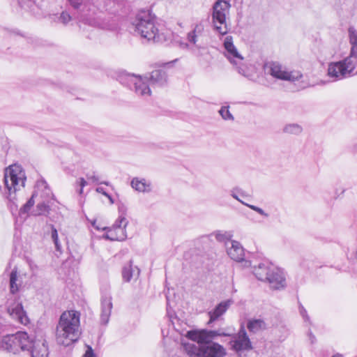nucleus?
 Returning <instances> with one entry per match:
<instances>
[{
	"instance_id": "obj_1",
	"label": "nucleus",
	"mask_w": 357,
	"mask_h": 357,
	"mask_svg": "<svg viewBox=\"0 0 357 357\" xmlns=\"http://www.w3.org/2000/svg\"><path fill=\"white\" fill-rule=\"evenodd\" d=\"M121 83L127 84L135 93L142 97H149L151 94V87L163 86L167 82L165 70L156 69L144 76L126 74L121 78Z\"/></svg>"
},
{
	"instance_id": "obj_2",
	"label": "nucleus",
	"mask_w": 357,
	"mask_h": 357,
	"mask_svg": "<svg viewBox=\"0 0 357 357\" xmlns=\"http://www.w3.org/2000/svg\"><path fill=\"white\" fill-rule=\"evenodd\" d=\"M80 314L70 310L61 314L56 328V342L68 347L77 342L80 336Z\"/></svg>"
},
{
	"instance_id": "obj_3",
	"label": "nucleus",
	"mask_w": 357,
	"mask_h": 357,
	"mask_svg": "<svg viewBox=\"0 0 357 357\" xmlns=\"http://www.w3.org/2000/svg\"><path fill=\"white\" fill-rule=\"evenodd\" d=\"M135 31L142 38L149 41L159 40L158 29L155 24V17L149 10H141L132 21Z\"/></svg>"
},
{
	"instance_id": "obj_4",
	"label": "nucleus",
	"mask_w": 357,
	"mask_h": 357,
	"mask_svg": "<svg viewBox=\"0 0 357 357\" xmlns=\"http://www.w3.org/2000/svg\"><path fill=\"white\" fill-rule=\"evenodd\" d=\"M351 51L349 55L336 62V79L347 78L357 75V30L351 26L348 30Z\"/></svg>"
},
{
	"instance_id": "obj_5",
	"label": "nucleus",
	"mask_w": 357,
	"mask_h": 357,
	"mask_svg": "<svg viewBox=\"0 0 357 357\" xmlns=\"http://www.w3.org/2000/svg\"><path fill=\"white\" fill-rule=\"evenodd\" d=\"M252 272L259 280L268 282L273 289H280L286 286L282 271L268 261H263L255 266Z\"/></svg>"
},
{
	"instance_id": "obj_6",
	"label": "nucleus",
	"mask_w": 357,
	"mask_h": 357,
	"mask_svg": "<svg viewBox=\"0 0 357 357\" xmlns=\"http://www.w3.org/2000/svg\"><path fill=\"white\" fill-rule=\"evenodd\" d=\"M188 343L185 350L190 357H225L226 351L223 346L214 342Z\"/></svg>"
},
{
	"instance_id": "obj_7",
	"label": "nucleus",
	"mask_w": 357,
	"mask_h": 357,
	"mask_svg": "<svg viewBox=\"0 0 357 357\" xmlns=\"http://www.w3.org/2000/svg\"><path fill=\"white\" fill-rule=\"evenodd\" d=\"M31 340L26 332L18 331L6 335L0 340V347L9 352L17 354L20 351H29Z\"/></svg>"
},
{
	"instance_id": "obj_8",
	"label": "nucleus",
	"mask_w": 357,
	"mask_h": 357,
	"mask_svg": "<svg viewBox=\"0 0 357 357\" xmlns=\"http://www.w3.org/2000/svg\"><path fill=\"white\" fill-rule=\"evenodd\" d=\"M26 179L25 172L20 165H10L5 169L3 181L10 195L24 187Z\"/></svg>"
},
{
	"instance_id": "obj_9",
	"label": "nucleus",
	"mask_w": 357,
	"mask_h": 357,
	"mask_svg": "<svg viewBox=\"0 0 357 357\" xmlns=\"http://www.w3.org/2000/svg\"><path fill=\"white\" fill-rule=\"evenodd\" d=\"M229 3L224 0H218L213 6L212 22L213 27L222 36L228 32L226 15L229 13Z\"/></svg>"
},
{
	"instance_id": "obj_10",
	"label": "nucleus",
	"mask_w": 357,
	"mask_h": 357,
	"mask_svg": "<svg viewBox=\"0 0 357 357\" xmlns=\"http://www.w3.org/2000/svg\"><path fill=\"white\" fill-rule=\"evenodd\" d=\"M266 70L268 73L273 77L290 82L298 81L303 77V74L300 71H289L285 66L276 61H273L267 64Z\"/></svg>"
},
{
	"instance_id": "obj_11",
	"label": "nucleus",
	"mask_w": 357,
	"mask_h": 357,
	"mask_svg": "<svg viewBox=\"0 0 357 357\" xmlns=\"http://www.w3.org/2000/svg\"><path fill=\"white\" fill-rule=\"evenodd\" d=\"M84 3H87L88 6L85 9L86 17L88 19H94L95 24H89L92 26L98 25L96 18L93 17L96 13V10L112 11V8L115 7L116 3L113 0H84Z\"/></svg>"
},
{
	"instance_id": "obj_12",
	"label": "nucleus",
	"mask_w": 357,
	"mask_h": 357,
	"mask_svg": "<svg viewBox=\"0 0 357 357\" xmlns=\"http://www.w3.org/2000/svg\"><path fill=\"white\" fill-rule=\"evenodd\" d=\"M128 221L124 216L120 215L113 225L112 228H108V231L104 235V238L110 241H123L127 234L126 227Z\"/></svg>"
},
{
	"instance_id": "obj_13",
	"label": "nucleus",
	"mask_w": 357,
	"mask_h": 357,
	"mask_svg": "<svg viewBox=\"0 0 357 357\" xmlns=\"http://www.w3.org/2000/svg\"><path fill=\"white\" fill-rule=\"evenodd\" d=\"M230 344L235 351L252 349V343L243 325H241L238 333L233 336Z\"/></svg>"
},
{
	"instance_id": "obj_14",
	"label": "nucleus",
	"mask_w": 357,
	"mask_h": 357,
	"mask_svg": "<svg viewBox=\"0 0 357 357\" xmlns=\"http://www.w3.org/2000/svg\"><path fill=\"white\" fill-rule=\"evenodd\" d=\"M223 46L225 50V56L227 59L234 66L240 65L243 61V57L234 45L231 36H227L225 38Z\"/></svg>"
},
{
	"instance_id": "obj_15",
	"label": "nucleus",
	"mask_w": 357,
	"mask_h": 357,
	"mask_svg": "<svg viewBox=\"0 0 357 357\" xmlns=\"http://www.w3.org/2000/svg\"><path fill=\"white\" fill-rule=\"evenodd\" d=\"M216 336L227 337L229 336V333L220 332V331H190L187 333V337L190 340L197 342H212L211 340Z\"/></svg>"
},
{
	"instance_id": "obj_16",
	"label": "nucleus",
	"mask_w": 357,
	"mask_h": 357,
	"mask_svg": "<svg viewBox=\"0 0 357 357\" xmlns=\"http://www.w3.org/2000/svg\"><path fill=\"white\" fill-rule=\"evenodd\" d=\"M112 298L109 293L105 292L102 294L100 300V322L102 324L106 325L109 321V317L113 307Z\"/></svg>"
},
{
	"instance_id": "obj_17",
	"label": "nucleus",
	"mask_w": 357,
	"mask_h": 357,
	"mask_svg": "<svg viewBox=\"0 0 357 357\" xmlns=\"http://www.w3.org/2000/svg\"><path fill=\"white\" fill-rule=\"evenodd\" d=\"M7 312L13 319L18 321L20 324H26L27 323L28 317L21 302L15 301L8 304Z\"/></svg>"
},
{
	"instance_id": "obj_18",
	"label": "nucleus",
	"mask_w": 357,
	"mask_h": 357,
	"mask_svg": "<svg viewBox=\"0 0 357 357\" xmlns=\"http://www.w3.org/2000/svg\"><path fill=\"white\" fill-rule=\"evenodd\" d=\"M31 340L29 352L31 357H48L49 350L45 340Z\"/></svg>"
},
{
	"instance_id": "obj_19",
	"label": "nucleus",
	"mask_w": 357,
	"mask_h": 357,
	"mask_svg": "<svg viewBox=\"0 0 357 357\" xmlns=\"http://www.w3.org/2000/svg\"><path fill=\"white\" fill-rule=\"evenodd\" d=\"M70 5L78 11V19L79 22H82L86 24H95L96 22L94 19H88L86 17V13H85V9L88 6L87 3H84V0H68Z\"/></svg>"
},
{
	"instance_id": "obj_20",
	"label": "nucleus",
	"mask_w": 357,
	"mask_h": 357,
	"mask_svg": "<svg viewBox=\"0 0 357 357\" xmlns=\"http://www.w3.org/2000/svg\"><path fill=\"white\" fill-rule=\"evenodd\" d=\"M227 252L230 258L236 261H241L244 259V250L240 243L236 241L229 242L227 247Z\"/></svg>"
},
{
	"instance_id": "obj_21",
	"label": "nucleus",
	"mask_w": 357,
	"mask_h": 357,
	"mask_svg": "<svg viewBox=\"0 0 357 357\" xmlns=\"http://www.w3.org/2000/svg\"><path fill=\"white\" fill-rule=\"evenodd\" d=\"M140 270L137 266H132V261L130 260L129 263L125 265L122 269L123 280L126 282H129L132 279L137 280L139 275Z\"/></svg>"
},
{
	"instance_id": "obj_22",
	"label": "nucleus",
	"mask_w": 357,
	"mask_h": 357,
	"mask_svg": "<svg viewBox=\"0 0 357 357\" xmlns=\"http://www.w3.org/2000/svg\"><path fill=\"white\" fill-rule=\"evenodd\" d=\"M232 303L231 300H227L220 303L213 310L208 312L210 317L208 323L213 322L222 315Z\"/></svg>"
},
{
	"instance_id": "obj_23",
	"label": "nucleus",
	"mask_w": 357,
	"mask_h": 357,
	"mask_svg": "<svg viewBox=\"0 0 357 357\" xmlns=\"http://www.w3.org/2000/svg\"><path fill=\"white\" fill-rule=\"evenodd\" d=\"M130 185L139 192H149L152 190L151 183L145 178L135 177L132 179Z\"/></svg>"
},
{
	"instance_id": "obj_24",
	"label": "nucleus",
	"mask_w": 357,
	"mask_h": 357,
	"mask_svg": "<svg viewBox=\"0 0 357 357\" xmlns=\"http://www.w3.org/2000/svg\"><path fill=\"white\" fill-rule=\"evenodd\" d=\"M22 277L17 273V269L15 268L10 273L9 287L10 294H17L22 287Z\"/></svg>"
},
{
	"instance_id": "obj_25",
	"label": "nucleus",
	"mask_w": 357,
	"mask_h": 357,
	"mask_svg": "<svg viewBox=\"0 0 357 357\" xmlns=\"http://www.w3.org/2000/svg\"><path fill=\"white\" fill-rule=\"evenodd\" d=\"M247 328L250 332L256 333L266 328V324L260 319H250L248 321Z\"/></svg>"
},
{
	"instance_id": "obj_26",
	"label": "nucleus",
	"mask_w": 357,
	"mask_h": 357,
	"mask_svg": "<svg viewBox=\"0 0 357 357\" xmlns=\"http://www.w3.org/2000/svg\"><path fill=\"white\" fill-rule=\"evenodd\" d=\"M212 235L215 236L218 241L225 243L227 246L229 245L230 241H232L231 239L233 235L231 231H217Z\"/></svg>"
},
{
	"instance_id": "obj_27",
	"label": "nucleus",
	"mask_w": 357,
	"mask_h": 357,
	"mask_svg": "<svg viewBox=\"0 0 357 357\" xmlns=\"http://www.w3.org/2000/svg\"><path fill=\"white\" fill-rule=\"evenodd\" d=\"M303 131L302 127L297 123H291L286 125L283 128V132L291 135H298Z\"/></svg>"
},
{
	"instance_id": "obj_28",
	"label": "nucleus",
	"mask_w": 357,
	"mask_h": 357,
	"mask_svg": "<svg viewBox=\"0 0 357 357\" xmlns=\"http://www.w3.org/2000/svg\"><path fill=\"white\" fill-rule=\"evenodd\" d=\"M35 193H33L31 198L26 202L25 204L23 205V206L20 209L19 214L20 216H22L23 215H26L29 210L31 208V207L34 205V197Z\"/></svg>"
},
{
	"instance_id": "obj_29",
	"label": "nucleus",
	"mask_w": 357,
	"mask_h": 357,
	"mask_svg": "<svg viewBox=\"0 0 357 357\" xmlns=\"http://www.w3.org/2000/svg\"><path fill=\"white\" fill-rule=\"evenodd\" d=\"M238 194H239L242 197H245V193L244 192L238 188H233L231 190V196L234 198L235 199H236L237 201H238L239 202H241L242 204L246 206L247 203L244 202L243 201H242L238 196Z\"/></svg>"
},
{
	"instance_id": "obj_30",
	"label": "nucleus",
	"mask_w": 357,
	"mask_h": 357,
	"mask_svg": "<svg viewBox=\"0 0 357 357\" xmlns=\"http://www.w3.org/2000/svg\"><path fill=\"white\" fill-rule=\"evenodd\" d=\"M219 113L222 118L225 120H234L233 115L230 113L229 110V107L222 106L219 110Z\"/></svg>"
},
{
	"instance_id": "obj_31",
	"label": "nucleus",
	"mask_w": 357,
	"mask_h": 357,
	"mask_svg": "<svg viewBox=\"0 0 357 357\" xmlns=\"http://www.w3.org/2000/svg\"><path fill=\"white\" fill-rule=\"evenodd\" d=\"M52 232H51V237L52 241H54V243L55 245L56 249L57 250H60L61 249V245L59 243V238H58V232L56 229L54 227V225H51Z\"/></svg>"
},
{
	"instance_id": "obj_32",
	"label": "nucleus",
	"mask_w": 357,
	"mask_h": 357,
	"mask_svg": "<svg viewBox=\"0 0 357 357\" xmlns=\"http://www.w3.org/2000/svg\"><path fill=\"white\" fill-rule=\"evenodd\" d=\"M37 209L38 211L37 215H42V214L49 212L50 206L45 202H42L38 204Z\"/></svg>"
},
{
	"instance_id": "obj_33",
	"label": "nucleus",
	"mask_w": 357,
	"mask_h": 357,
	"mask_svg": "<svg viewBox=\"0 0 357 357\" xmlns=\"http://www.w3.org/2000/svg\"><path fill=\"white\" fill-rule=\"evenodd\" d=\"M71 16L67 12L63 11L58 18V22L66 25L71 20Z\"/></svg>"
},
{
	"instance_id": "obj_34",
	"label": "nucleus",
	"mask_w": 357,
	"mask_h": 357,
	"mask_svg": "<svg viewBox=\"0 0 357 357\" xmlns=\"http://www.w3.org/2000/svg\"><path fill=\"white\" fill-rule=\"evenodd\" d=\"M200 36H202V35L198 34L195 32L194 33V29H192L191 31H190L188 33V36H187L188 41L191 44L195 45L197 41V38Z\"/></svg>"
},
{
	"instance_id": "obj_35",
	"label": "nucleus",
	"mask_w": 357,
	"mask_h": 357,
	"mask_svg": "<svg viewBox=\"0 0 357 357\" xmlns=\"http://www.w3.org/2000/svg\"><path fill=\"white\" fill-rule=\"evenodd\" d=\"M246 206H248L250 209L256 211L257 213H258L259 214H260L261 215H262L265 218H268L269 216L268 213H266L262 208H261L257 206L247 204Z\"/></svg>"
},
{
	"instance_id": "obj_36",
	"label": "nucleus",
	"mask_w": 357,
	"mask_h": 357,
	"mask_svg": "<svg viewBox=\"0 0 357 357\" xmlns=\"http://www.w3.org/2000/svg\"><path fill=\"white\" fill-rule=\"evenodd\" d=\"M194 33L202 35L204 30V25L202 22L196 24L193 28Z\"/></svg>"
},
{
	"instance_id": "obj_37",
	"label": "nucleus",
	"mask_w": 357,
	"mask_h": 357,
	"mask_svg": "<svg viewBox=\"0 0 357 357\" xmlns=\"http://www.w3.org/2000/svg\"><path fill=\"white\" fill-rule=\"evenodd\" d=\"M299 312L305 321H310L307 310L302 305L299 306Z\"/></svg>"
},
{
	"instance_id": "obj_38",
	"label": "nucleus",
	"mask_w": 357,
	"mask_h": 357,
	"mask_svg": "<svg viewBox=\"0 0 357 357\" xmlns=\"http://www.w3.org/2000/svg\"><path fill=\"white\" fill-rule=\"evenodd\" d=\"M86 178L91 181L93 183H99V177L96 174L95 172H93L92 174L88 173L86 174Z\"/></svg>"
},
{
	"instance_id": "obj_39",
	"label": "nucleus",
	"mask_w": 357,
	"mask_h": 357,
	"mask_svg": "<svg viewBox=\"0 0 357 357\" xmlns=\"http://www.w3.org/2000/svg\"><path fill=\"white\" fill-rule=\"evenodd\" d=\"M84 357H96V355L95 354L93 349L91 346H86V350L85 351Z\"/></svg>"
},
{
	"instance_id": "obj_40",
	"label": "nucleus",
	"mask_w": 357,
	"mask_h": 357,
	"mask_svg": "<svg viewBox=\"0 0 357 357\" xmlns=\"http://www.w3.org/2000/svg\"><path fill=\"white\" fill-rule=\"evenodd\" d=\"M328 74L329 76L334 77H335V63L331 62L328 66Z\"/></svg>"
},
{
	"instance_id": "obj_41",
	"label": "nucleus",
	"mask_w": 357,
	"mask_h": 357,
	"mask_svg": "<svg viewBox=\"0 0 357 357\" xmlns=\"http://www.w3.org/2000/svg\"><path fill=\"white\" fill-rule=\"evenodd\" d=\"M96 192L102 194L103 195H105V197L109 198L110 202L112 203H113V199H112V197L107 192H106L105 191L104 188H102L101 187H98V188H96Z\"/></svg>"
},
{
	"instance_id": "obj_42",
	"label": "nucleus",
	"mask_w": 357,
	"mask_h": 357,
	"mask_svg": "<svg viewBox=\"0 0 357 357\" xmlns=\"http://www.w3.org/2000/svg\"><path fill=\"white\" fill-rule=\"evenodd\" d=\"M18 3H19V5L22 8H29L31 6V0H27V2L24 1L23 0H18Z\"/></svg>"
},
{
	"instance_id": "obj_43",
	"label": "nucleus",
	"mask_w": 357,
	"mask_h": 357,
	"mask_svg": "<svg viewBox=\"0 0 357 357\" xmlns=\"http://www.w3.org/2000/svg\"><path fill=\"white\" fill-rule=\"evenodd\" d=\"M309 340H310L311 344H314L316 342V337L312 334V331L310 330L307 333Z\"/></svg>"
},
{
	"instance_id": "obj_44",
	"label": "nucleus",
	"mask_w": 357,
	"mask_h": 357,
	"mask_svg": "<svg viewBox=\"0 0 357 357\" xmlns=\"http://www.w3.org/2000/svg\"><path fill=\"white\" fill-rule=\"evenodd\" d=\"M87 184L86 181L84 180V178H81L79 181V185L81 187L79 193L81 194L82 192L83 188Z\"/></svg>"
},
{
	"instance_id": "obj_45",
	"label": "nucleus",
	"mask_w": 357,
	"mask_h": 357,
	"mask_svg": "<svg viewBox=\"0 0 357 357\" xmlns=\"http://www.w3.org/2000/svg\"><path fill=\"white\" fill-rule=\"evenodd\" d=\"M92 225L97 230H107L108 231V228L107 227H100L99 225H97L96 221L92 222Z\"/></svg>"
},
{
	"instance_id": "obj_46",
	"label": "nucleus",
	"mask_w": 357,
	"mask_h": 357,
	"mask_svg": "<svg viewBox=\"0 0 357 357\" xmlns=\"http://www.w3.org/2000/svg\"><path fill=\"white\" fill-rule=\"evenodd\" d=\"M347 258L349 260H354L355 259H357V250L355 252H353L350 255L347 254Z\"/></svg>"
},
{
	"instance_id": "obj_47",
	"label": "nucleus",
	"mask_w": 357,
	"mask_h": 357,
	"mask_svg": "<svg viewBox=\"0 0 357 357\" xmlns=\"http://www.w3.org/2000/svg\"><path fill=\"white\" fill-rule=\"evenodd\" d=\"M237 68H238V72L240 74L245 75V70L243 68H242L241 66H237Z\"/></svg>"
},
{
	"instance_id": "obj_48",
	"label": "nucleus",
	"mask_w": 357,
	"mask_h": 357,
	"mask_svg": "<svg viewBox=\"0 0 357 357\" xmlns=\"http://www.w3.org/2000/svg\"><path fill=\"white\" fill-rule=\"evenodd\" d=\"M100 183H103L106 185H109V182H107V181H104V182H100Z\"/></svg>"
},
{
	"instance_id": "obj_49",
	"label": "nucleus",
	"mask_w": 357,
	"mask_h": 357,
	"mask_svg": "<svg viewBox=\"0 0 357 357\" xmlns=\"http://www.w3.org/2000/svg\"><path fill=\"white\" fill-rule=\"evenodd\" d=\"M42 184L44 185L45 188H47V183L45 181H42Z\"/></svg>"
},
{
	"instance_id": "obj_50",
	"label": "nucleus",
	"mask_w": 357,
	"mask_h": 357,
	"mask_svg": "<svg viewBox=\"0 0 357 357\" xmlns=\"http://www.w3.org/2000/svg\"><path fill=\"white\" fill-rule=\"evenodd\" d=\"M336 357H343V356H342V355H341V354H336Z\"/></svg>"
},
{
	"instance_id": "obj_51",
	"label": "nucleus",
	"mask_w": 357,
	"mask_h": 357,
	"mask_svg": "<svg viewBox=\"0 0 357 357\" xmlns=\"http://www.w3.org/2000/svg\"><path fill=\"white\" fill-rule=\"evenodd\" d=\"M331 357H335V355H333Z\"/></svg>"
},
{
	"instance_id": "obj_52",
	"label": "nucleus",
	"mask_w": 357,
	"mask_h": 357,
	"mask_svg": "<svg viewBox=\"0 0 357 357\" xmlns=\"http://www.w3.org/2000/svg\"><path fill=\"white\" fill-rule=\"evenodd\" d=\"M356 146H357V144H356Z\"/></svg>"
}]
</instances>
